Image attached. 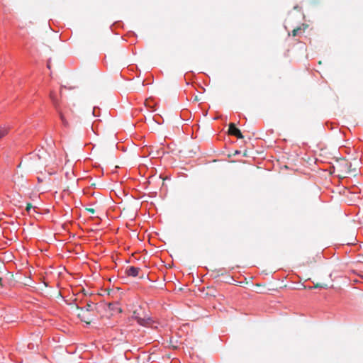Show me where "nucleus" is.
Instances as JSON below:
<instances>
[{"label": "nucleus", "mask_w": 363, "mask_h": 363, "mask_svg": "<svg viewBox=\"0 0 363 363\" xmlns=\"http://www.w3.org/2000/svg\"><path fill=\"white\" fill-rule=\"evenodd\" d=\"M228 133L229 134L235 136L238 139L243 138V135L240 131V129H238L235 123H230L229 128H228Z\"/></svg>", "instance_id": "nucleus-2"}, {"label": "nucleus", "mask_w": 363, "mask_h": 363, "mask_svg": "<svg viewBox=\"0 0 363 363\" xmlns=\"http://www.w3.org/2000/svg\"><path fill=\"white\" fill-rule=\"evenodd\" d=\"M133 318L137 320V323L142 326H147L152 323L150 318H141L136 315L135 312L133 313Z\"/></svg>", "instance_id": "nucleus-3"}, {"label": "nucleus", "mask_w": 363, "mask_h": 363, "mask_svg": "<svg viewBox=\"0 0 363 363\" xmlns=\"http://www.w3.org/2000/svg\"><path fill=\"white\" fill-rule=\"evenodd\" d=\"M59 114H60V119H61V121H62V123H63L65 125H67V122L65 121V117H64V116L62 115V113L60 112V113H59Z\"/></svg>", "instance_id": "nucleus-10"}, {"label": "nucleus", "mask_w": 363, "mask_h": 363, "mask_svg": "<svg viewBox=\"0 0 363 363\" xmlns=\"http://www.w3.org/2000/svg\"><path fill=\"white\" fill-rule=\"evenodd\" d=\"M9 133V128L5 126H0V139L4 138Z\"/></svg>", "instance_id": "nucleus-6"}, {"label": "nucleus", "mask_w": 363, "mask_h": 363, "mask_svg": "<svg viewBox=\"0 0 363 363\" xmlns=\"http://www.w3.org/2000/svg\"><path fill=\"white\" fill-rule=\"evenodd\" d=\"M87 211L92 214H94L95 212L94 209H93V208H87Z\"/></svg>", "instance_id": "nucleus-11"}, {"label": "nucleus", "mask_w": 363, "mask_h": 363, "mask_svg": "<svg viewBox=\"0 0 363 363\" xmlns=\"http://www.w3.org/2000/svg\"><path fill=\"white\" fill-rule=\"evenodd\" d=\"M47 149L43 147L36 149L34 153H30L32 156L30 159L33 160L36 166L48 165L55 157V152L54 150V141L50 138L45 140Z\"/></svg>", "instance_id": "nucleus-1"}, {"label": "nucleus", "mask_w": 363, "mask_h": 363, "mask_svg": "<svg viewBox=\"0 0 363 363\" xmlns=\"http://www.w3.org/2000/svg\"><path fill=\"white\" fill-rule=\"evenodd\" d=\"M301 32V29L300 28L294 29L292 30V35L293 36H297Z\"/></svg>", "instance_id": "nucleus-9"}, {"label": "nucleus", "mask_w": 363, "mask_h": 363, "mask_svg": "<svg viewBox=\"0 0 363 363\" xmlns=\"http://www.w3.org/2000/svg\"><path fill=\"white\" fill-rule=\"evenodd\" d=\"M108 308L111 311H118V312H121V309L118 308V303H109Z\"/></svg>", "instance_id": "nucleus-7"}, {"label": "nucleus", "mask_w": 363, "mask_h": 363, "mask_svg": "<svg viewBox=\"0 0 363 363\" xmlns=\"http://www.w3.org/2000/svg\"><path fill=\"white\" fill-rule=\"evenodd\" d=\"M30 208H31L30 206H28V207L26 208V210H27L28 211H30Z\"/></svg>", "instance_id": "nucleus-14"}, {"label": "nucleus", "mask_w": 363, "mask_h": 363, "mask_svg": "<svg viewBox=\"0 0 363 363\" xmlns=\"http://www.w3.org/2000/svg\"><path fill=\"white\" fill-rule=\"evenodd\" d=\"M3 279L0 277V286H2Z\"/></svg>", "instance_id": "nucleus-13"}, {"label": "nucleus", "mask_w": 363, "mask_h": 363, "mask_svg": "<svg viewBox=\"0 0 363 363\" xmlns=\"http://www.w3.org/2000/svg\"><path fill=\"white\" fill-rule=\"evenodd\" d=\"M47 67L50 69V59L48 60L47 63Z\"/></svg>", "instance_id": "nucleus-12"}, {"label": "nucleus", "mask_w": 363, "mask_h": 363, "mask_svg": "<svg viewBox=\"0 0 363 363\" xmlns=\"http://www.w3.org/2000/svg\"><path fill=\"white\" fill-rule=\"evenodd\" d=\"M50 99L52 101L53 104L55 105V106L57 107V99H56V96H55V94L51 92L50 94Z\"/></svg>", "instance_id": "nucleus-8"}, {"label": "nucleus", "mask_w": 363, "mask_h": 363, "mask_svg": "<svg viewBox=\"0 0 363 363\" xmlns=\"http://www.w3.org/2000/svg\"><path fill=\"white\" fill-rule=\"evenodd\" d=\"M77 308L82 311L85 310L86 311H94L96 308V306L93 302L88 301L84 307L77 306Z\"/></svg>", "instance_id": "nucleus-5"}, {"label": "nucleus", "mask_w": 363, "mask_h": 363, "mask_svg": "<svg viewBox=\"0 0 363 363\" xmlns=\"http://www.w3.org/2000/svg\"><path fill=\"white\" fill-rule=\"evenodd\" d=\"M140 270V269L138 267H135L134 266H130V267H128V268H126L125 274L128 277H136L138 276Z\"/></svg>", "instance_id": "nucleus-4"}]
</instances>
